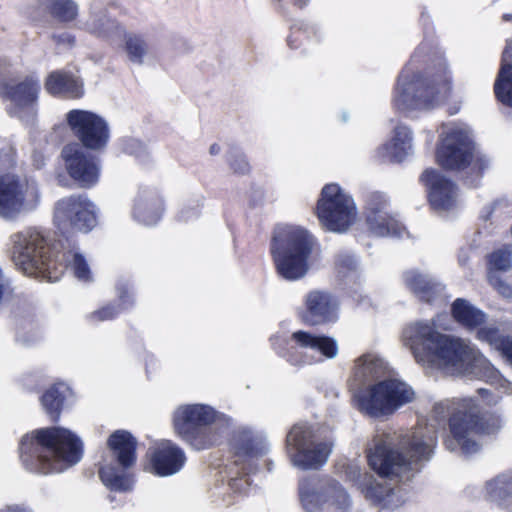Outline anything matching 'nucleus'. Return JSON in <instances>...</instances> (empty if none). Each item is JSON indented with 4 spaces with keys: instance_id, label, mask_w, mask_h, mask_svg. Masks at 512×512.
Here are the masks:
<instances>
[{
    "instance_id": "nucleus-45",
    "label": "nucleus",
    "mask_w": 512,
    "mask_h": 512,
    "mask_svg": "<svg viewBox=\"0 0 512 512\" xmlns=\"http://www.w3.org/2000/svg\"><path fill=\"white\" fill-rule=\"evenodd\" d=\"M57 38L59 42H64L68 44H72L74 42V39L68 34H63L61 36H58Z\"/></svg>"
},
{
    "instance_id": "nucleus-43",
    "label": "nucleus",
    "mask_w": 512,
    "mask_h": 512,
    "mask_svg": "<svg viewBox=\"0 0 512 512\" xmlns=\"http://www.w3.org/2000/svg\"><path fill=\"white\" fill-rule=\"evenodd\" d=\"M339 271H351L356 268L355 260L350 256L341 257L336 263Z\"/></svg>"
},
{
    "instance_id": "nucleus-34",
    "label": "nucleus",
    "mask_w": 512,
    "mask_h": 512,
    "mask_svg": "<svg viewBox=\"0 0 512 512\" xmlns=\"http://www.w3.org/2000/svg\"><path fill=\"white\" fill-rule=\"evenodd\" d=\"M173 426L176 433L188 443L192 442V406L183 404L173 414Z\"/></svg>"
},
{
    "instance_id": "nucleus-5",
    "label": "nucleus",
    "mask_w": 512,
    "mask_h": 512,
    "mask_svg": "<svg viewBox=\"0 0 512 512\" xmlns=\"http://www.w3.org/2000/svg\"><path fill=\"white\" fill-rule=\"evenodd\" d=\"M400 80L393 98L398 111L430 109L446 101L452 93V73L442 55L433 57L425 69L415 73L402 88H399Z\"/></svg>"
},
{
    "instance_id": "nucleus-4",
    "label": "nucleus",
    "mask_w": 512,
    "mask_h": 512,
    "mask_svg": "<svg viewBox=\"0 0 512 512\" xmlns=\"http://www.w3.org/2000/svg\"><path fill=\"white\" fill-rule=\"evenodd\" d=\"M436 443V436L418 432L401 441V451L381 441L367 454L368 465L381 478L409 481L420 470L418 464L430 460Z\"/></svg>"
},
{
    "instance_id": "nucleus-22",
    "label": "nucleus",
    "mask_w": 512,
    "mask_h": 512,
    "mask_svg": "<svg viewBox=\"0 0 512 512\" xmlns=\"http://www.w3.org/2000/svg\"><path fill=\"white\" fill-rule=\"evenodd\" d=\"M385 202L371 203L366 210V223L376 236L402 237L407 233L404 224L395 216L384 211Z\"/></svg>"
},
{
    "instance_id": "nucleus-21",
    "label": "nucleus",
    "mask_w": 512,
    "mask_h": 512,
    "mask_svg": "<svg viewBox=\"0 0 512 512\" xmlns=\"http://www.w3.org/2000/svg\"><path fill=\"white\" fill-rule=\"evenodd\" d=\"M149 470L159 476H170L183 466L185 456L180 449L169 441L159 443L149 452Z\"/></svg>"
},
{
    "instance_id": "nucleus-2",
    "label": "nucleus",
    "mask_w": 512,
    "mask_h": 512,
    "mask_svg": "<svg viewBox=\"0 0 512 512\" xmlns=\"http://www.w3.org/2000/svg\"><path fill=\"white\" fill-rule=\"evenodd\" d=\"M11 260L15 267L26 275L42 274L52 279L51 271L56 270L57 262H64L75 277L82 281L91 280V271L85 258L77 248L62 252L52 259L44 235L34 227H27L10 236Z\"/></svg>"
},
{
    "instance_id": "nucleus-3",
    "label": "nucleus",
    "mask_w": 512,
    "mask_h": 512,
    "mask_svg": "<svg viewBox=\"0 0 512 512\" xmlns=\"http://www.w3.org/2000/svg\"><path fill=\"white\" fill-rule=\"evenodd\" d=\"M447 425L446 448L450 451L460 449L463 454L471 455L481 449L478 438L497 433L502 419L497 412L485 410L478 398L463 397L451 402Z\"/></svg>"
},
{
    "instance_id": "nucleus-42",
    "label": "nucleus",
    "mask_w": 512,
    "mask_h": 512,
    "mask_svg": "<svg viewBox=\"0 0 512 512\" xmlns=\"http://www.w3.org/2000/svg\"><path fill=\"white\" fill-rule=\"evenodd\" d=\"M117 314V311L110 306L104 307L98 311H95L91 314V319L93 321H104L112 319Z\"/></svg>"
},
{
    "instance_id": "nucleus-37",
    "label": "nucleus",
    "mask_w": 512,
    "mask_h": 512,
    "mask_svg": "<svg viewBox=\"0 0 512 512\" xmlns=\"http://www.w3.org/2000/svg\"><path fill=\"white\" fill-rule=\"evenodd\" d=\"M365 497L375 505H382L392 494V489L387 485L372 481L365 486Z\"/></svg>"
},
{
    "instance_id": "nucleus-7",
    "label": "nucleus",
    "mask_w": 512,
    "mask_h": 512,
    "mask_svg": "<svg viewBox=\"0 0 512 512\" xmlns=\"http://www.w3.org/2000/svg\"><path fill=\"white\" fill-rule=\"evenodd\" d=\"M404 338L421 364L458 366L471 358V349L462 339L439 332L433 324L413 323L405 329Z\"/></svg>"
},
{
    "instance_id": "nucleus-52",
    "label": "nucleus",
    "mask_w": 512,
    "mask_h": 512,
    "mask_svg": "<svg viewBox=\"0 0 512 512\" xmlns=\"http://www.w3.org/2000/svg\"><path fill=\"white\" fill-rule=\"evenodd\" d=\"M458 111H459V107L454 106V107L449 108L448 113H449V115H454V114L458 113Z\"/></svg>"
},
{
    "instance_id": "nucleus-27",
    "label": "nucleus",
    "mask_w": 512,
    "mask_h": 512,
    "mask_svg": "<svg viewBox=\"0 0 512 512\" xmlns=\"http://www.w3.org/2000/svg\"><path fill=\"white\" fill-rule=\"evenodd\" d=\"M403 281L406 288L422 303L432 304L440 294L439 284L418 271L404 272Z\"/></svg>"
},
{
    "instance_id": "nucleus-20",
    "label": "nucleus",
    "mask_w": 512,
    "mask_h": 512,
    "mask_svg": "<svg viewBox=\"0 0 512 512\" xmlns=\"http://www.w3.org/2000/svg\"><path fill=\"white\" fill-rule=\"evenodd\" d=\"M263 453L262 447L258 446L253 438L245 437L238 439L232 445L233 461L225 465L229 486L232 487L235 481L249 475L252 459L262 456Z\"/></svg>"
},
{
    "instance_id": "nucleus-51",
    "label": "nucleus",
    "mask_w": 512,
    "mask_h": 512,
    "mask_svg": "<svg viewBox=\"0 0 512 512\" xmlns=\"http://www.w3.org/2000/svg\"><path fill=\"white\" fill-rule=\"evenodd\" d=\"M18 340L19 341H22L23 343H30L31 341L29 339H27L24 335H22L21 333L18 334Z\"/></svg>"
},
{
    "instance_id": "nucleus-18",
    "label": "nucleus",
    "mask_w": 512,
    "mask_h": 512,
    "mask_svg": "<svg viewBox=\"0 0 512 512\" xmlns=\"http://www.w3.org/2000/svg\"><path fill=\"white\" fill-rule=\"evenodd\" d=\"M427 201L436 211H450L457 205L458 187L450 178L434 168H426L419 176Z\"/></svg>"
},
{
    "instance_id": "nucleus-31",
    "label": "nucleus",
    "mask_w": 512,
    "mask_h": 512,
    "mask_svg": "<svg viewBox=\"0 0 512 512\" xmlns=\"http://www.w3.org/2000/svg\"><path fill=\"white\" fill-rule=\"evenodd\" d=\"M86 29L99 37L114 40L122 33L118 24L108 18L103 11H93L90 13L86 23Z\"/></svg>"
},
{
    "instance_id": "nucleus-46",
    "label": "nucleus",
    "mask_w": 512,
    "mask_h": 512,
    "mask_svg": "<svg viewBox=\"0 0 512 512\" xmlns=\"http://www.w3.org/2000/svg\"><path fill=\"white\" fill-rule=\"evenodd\" d=\"M0 512H30V511L20 508L19 506H9L5 510H2Z\"/></svg>"
},
{
    "instance_id": "nucleus-23",
    "label": "nucleus",
    "mask_w": 512,
    "mask_h": 512,
    "mask_svg": "<svg viewBox=\"0 0 512 512\" xmlns=\"http://www.w3.org/2000/svg\"><path fill=\"white\" fill-rule=\"evenodd\" d=\"M215 420L216 411L212 407L194 404V449H207L218 441V433L210 426Z\"/></svg>"
},
{
    "instance_id": "nucleus-10",
    "label": "nucleus",
    "mask_w": 512,
    "mask_h": 512,
    "mask_svg": "<svg viewBox=\"0 0 512 512\" xmlns=\"http://www.w3.org/2000/svg\"><path fill=\"white\" fill-rule=\"evenodd\" d=\"M313 246V237L303 229L287 231L281 241L275 238L271 256L277 273L289 281L302 278L308 271Z\"/></svg>"
},
{
    "instance_id": "nucleus-53",
    "label": "nucleus",
    "mask_w": 512,
    "mask_h": 512,
    "mask_svg": "<svg viewBox=\"0 0 512 512\" xmlns=\"http://www.w3.org/2000/svg\"><path fill=\"white\" fill-rule=\"evenodd\" d=\"M283 357H285V358H286V360H287L288 362H290V363H292V364H294V363H295L291 355H289V354H284V355H283Z\"/></svg>"
},
{
    "instance_id": "nucleus-40",
    "label": "nucleus",
    "mask_w": 512,
    "mask_h": 512,
    "mask_svg": "<svg viewBox=\"0 0 512 512\" xmlns=\"http://www.w3.org/2000/svg\"><path fill=\"white\" fill-rule=\"evenodd\" d=\"M14 296V289L10 278L4 273L0 266V307L7 305Z\"/></svg>"
},
{
    "instance_id": "nucleus-49",
    "label": "nucleus",
    "mask_w": 512,
    "mask_h": 512,
    "mask_svg": "<svg viewBox=\"0 0 512 512\" xmlns=\"http://www.w3.org/2000/svg\"><path fill=\"white\" fill-rule=\"evenodd\" d=\"M502 21L504 22H512V14L505 13L502 15Z\"/></svg>"
},
{
    "instance_id": "nucleus-39",
    "label": "nucleus",
    "mask_w": 512,
    "mask_h": 512,
    "mask_svg": "<svg viewBox=\"0 0 512 512\" xmlns=\"http://www.w3.org/2000/svg\"><path fill=\"white\" fill-rule=\"evenodd\" d=\"M122 150L137 158H143L147 154L146 146L138 139L124 138L121 142Z\"/></svg>"
},
{
    "instance_id": "nucleus-33",
    "label": "nucleus",
    "mask_w": 512,
    "mask_h": 512,
    "mask_svg": "<svg viewBox=\"0 0 512 512\" xmlns=\"http://www.w3.org/2000/svg\"><path fill=\"white\" fill-rule=\"evenodd\" d=\"M67 392L68 388L64 384H58L49 388L42 396V406L53 420L58 419Z\"/></svg>"
},
{
    "instance_id": "nucleus-50",
    "label": "nucleus",
    "mask_w": 512,
    "mask_h": 512,
    "mask_svg": "<svg viewBox=\"0 0 512 512\" xmlns=\"http://www.w3.org/2000/svg\"><path fill=\"white\" fill-rule=\"evenodd\" d=\"M119 297L121 300L124 299L125 294L127 293V289H122L121 287H118Z\"/></svg>"
},
{
    "instance_id": "nucleus-38",
    "label": "nucleus",
    "mask_w": 512,
    "mask_h": 512,
    "mask_svg": "<svg viewBox=\"0 0 512 512\" xmlns=\"http://www.w3.org/2000/svg\"><path fill=\"white\" fill-rule=\"evenodd\" d=\"M229 166L235 174L246 175L250 172V164L243 153L231 149L228 158Z\"/></svg>"
},
{
    "instance_id": "nucleus-16",
    "label": "nucleus",
    "mask_w": 512,
    "mask_h": 512,
    "mask_svg": "<svg viewBox=\"0 0 512 512\" xmlns=\"http://www.w3.org/2000/svg\"><path fill=\"white\" fill-rule=\"evenodd\" d=\"M66 120L82 145L91 150L104 148L109 140L107 122L99 115L87 110H71Z\"/></svg>"
},
{
    "instance_id": "nucleus-44",
    "label": "nucleus",
    "mask_w": 512,
    "mask_h": 512,
    "mask_svg": "<svg viewBox=\"0 0 512 512\" xmlns=\"http://www.w3.org/2000/svg\"><path fill=\"white\" fill-rule=\"evenodd\" d=\"M300 34H303V32L298 29L297 31H291L290 35L287 38V43L290 48H297L298 42H300Z\"/></svg>"
},
{
    "instance_id": "nucleus-14",
    "label": "nucleus",
    "mask_w": 512,
    "mask_h": 512,
    "mask_svg": "<svg viewBox=\"0 0 512 512\" xmlns=\"http://www.w3.org/2000/svg\"><path fill=\"white\" fill-rule=\"evenodd\" d=\"M286 450L293 465L301 469H317L328 459L330 448L324 442H315L310 425L297 423L286 436Z\"/></svg>"
},
{
    "instance_id": "nucleus-17",
    "label": "nucleus",
    "mask_w": 512,
    "mask_h": 512,
    "mask_svg": "<svg viewBox=\"0 0 512 512\" xmlns=\"http://www.w3.org/2000/svg\"><path fill=\"white\" fill-rule=\"evenodd\" d=\"M339 306V300L333 293L314 289L305 295L299 319L310 327L330 325L339 318Z\"/></svg>"
},
{
    "instance_id": "nucleus-35",
    "label": "nucleus",
    "mask_w": 512,
    "mask_h": 512,
    "mask_svg": "<svg viewBox=\"0 0 512 512\" xmlns=\"http://www.w3.org/2000/svg\"><path fill=\"white\" fill-rule=\"evenodd\" d=\"M42 5L53 17L61 22H69L77 15V6L71 0H41Z\"/></svg>"
},
{
    "instance_id": "nucleus-29",
    "label": "nucleus",
    "mask_w": 512,
    "mask_h": 512,
    "mask_svg": "<svg viewBox=\"0 0 512 512\" xmlns=\"http://www.w3.org/2000/svg\"><path fill=\"white\" fill-rule=\"evenodd\" d=\"M39 90V82L32 77L26 78L15 86L0 84L1 95L11 100L17 106L32 104L37 99Z\"/></svg>"
},
{
    "instance_id": "nucleus-41",
    "label": "nucleus",
    "mask_w": 512,
    "mask_h": 512,
    "mask_svg": "<svg viewBox=\"0 0 512 512\" xmlns=\"http://www.w3.org/2000/svg\"><path fill=\"white\" fill-rule=\"evenodd\" d=\"M509 486L512 487V478L508 481L495 479L489 483L490 493L499 499H505L507 495L504 493V490Z\"/></svg>"
},
{
    "instance_id": "nucleus-13",
    "label": "nucleus",
    "mask_w": 512,
    "mask_h": 512,
    "mask_svg": "<svg viewBox=\"0 0 512 512\" xmlns=\"http://www.w3.org/2000/svg\"><path fill=\"white\" fill-rule=\"evenodd\" d=\"M107 445L121 468L105 466L100 469L99 475L105 486L115 491H128L132 486L131 475L127 469L136 461L137 441L126 430H116L110 435Z\"/></svg>"
},
{
    "instance_id": "nucleus-26",
    "label": "nucleus",
    "mask_w": 512,
    "mask_h": 512,
    "mask_svg": "<svg viewBox=\"0 0 512 512\" xmlns=\"http://www.w3.org/2000/svg\"><path fill=\"white\" fill-rule=\"evenodd\" d=\"M512 267L511 252L506 249H497L487 256V280L499 293L506 295L511 288L501 279L499 272H506Z\"/></svg>"
},
{
    "instance_id": "nucleus-36",
    "label": "nucleus",
    "mask_w": 512,
    "mask_h": 512,
    "mask_svg": "<svg viewBox=\"0 0 512 512\" xmlns=\"http://www.w3.org/2000/svg\"><path fill=\"white\" fill-rule=\"evenodd\" d=\"M125 51L130 61L142 64L148 53V46L145 40L136 34L125 35Z\"/></svg>"
},
{
    "instance_id": "nucleus-11",
    "label": "nucleus",
    "mask_w": 512,
    "mask_h": 512,
    "mask_svg": "<svg viewBox=\"0 0 512 512\" xmlns=\"http://www.w3.org/2000/svg\"><path fill=\"white\" fill-rule=\"evenodd\" d=\"M453 320L466 330H476V338L488 343L512 365V336L503 335L495 326H483L487 316L464 298H456L450 308Z\"/></svg>"
},
{
    "instance_id": "nucleus-25",
    "label": "nucleus",
    "mask_w": 512,
    "mask_h": 512,
    "mask_svg": "<svg viewBox=\"0 0 512 512\" xmlns=\"http://www.w3.org/2000/svg\"><path fill=\"white\" fill-rule=\"evenodd\" d=\"M162 211V201L153 191L140 189L137 192L132 208L133 217L137 221L145 225H154L161 218Z\"/></svg>"
},
{
    "instance_id": "nucleus-48",
    "label": "nucleus",
    "mask_w": 512,
    "mask_h": 512,
    "mask_svg": "<svg viewBox=\"0 0 512 512\" xmlns=\"http://www.w3.org/2000/svg\"><path fill=\"white\" fill-rule=\"evenodd\" d=\"M219 151H220V146H219L218 144H216V143H215V144H212V145L210 146V153H211L212 155H216V154H218V153H219Z\"/></svg>"
},
{
    "instance_id": "nucleus-19",
    "label": "nucleus",
    "mask_w": 512,
    "mask_h": 512,
    "mask_svg": "<svg viewBox=\"0 0 512 512\" xmlns=\"http://www.w3.org/2000/svg\"><path fill=\"white\" fill-rule=\"evenodd\" d=\"M69 175L81 186L91 187L99 178V166L94 157L87 154L77 143L68 144L62 150Z\"/></svg>"
},
{
    "instance_id": "nucleus-30",
    "label": "nucleus",
    "mask_w": 512,
    "mask_h": 512,
    "mask_svg": "<svg viewBox=\"0 0 512 512\" xmlns=\"http://www.w3.org/2000/svg\"><path fill=\"white\" fill-rule=\"evenodd\" d=\"M291 339L302 348L319 351L326 358H334L338 353L336 341L326 335H314L307 331L298 330L292 333Z\"/></svg>"
},
{
    "instance_id": "nucleus-8",
    "label": "nucleus",
    "mask_w": 512,
    "mask_h": 512,
    "mask_svg": "<svg viewBox=\"0 0 512 512\" xmlns=\"http://www.w3.org/2000/svg\"><path fill=\"white\" fill-rule=\"evenodd\" d=\"M14 155L11 149L0 152V217L15 220L19 215L34 210L40 200L36 183L11 172Z\"/></svg>"
},
{
    "instance_id": "nucleus-6",
    "label": "nucleus",
    "mask_w": 512,
    "mask_h": 512,
    "mask_svg": "<svg viewBox=\"0 0 512 512\" xmlns=\"http://www.w3.org/2000/svg\"><path fill=\"white\" fill-rule=\"evenodd\" d=\"M436 164L447 172H464L463 181L470 188H478L490 167L489 157L480 151L469 135L460 128L440 135L435 149Z\"/></svg>"
},
{
    "instance_id": "nucleus-24",
    "label": "nucleus",
    "mask_w": 512,
    "mask_h": 512,
    "mask_svg": "<svg viewBox=\"0 0 512 512\" xmlns=\"http://www.w3.org/2000/svg\"><path fill=\"white\" fill-rule=\"evenodd\" d=\"M496 99L512 108V39H507L501 54L500 67L494 82Z\"/></svg>"
},
{
    "instance_id": "nucleus-32",
    "label": "nucleus",
    "mask_w": 512,
    "mask_h": 512,
    "mask_svg": "<svg viewBox=\"0 0 512 512\" xmlns=\"http://www.w3.org/2000/svg\"><path fill=\"white\" fill-rule=\"evenodd\" d=\"M411 143V130L409 127L399 124L394 128L391 141L386 145V149L394 161L401 162L411 149Z\"/></svg>"
},
{
    "instance_id": "nucleus-12",
    "label": "nucleus",
    "mask_w": 512,
    "mask_h": 512,
    "mask_svg": "<svg viewBox=\"0 0 512 512\" xmlns=\"http://www.w3.org/2000/svg\"><path fill=\"white\" fill-rule=\"evenodd\" d=\"M315 214L325 230L342 233L353 224L357 209L350 195L337 183H329L321 190Z\"/></svg>"
},
{
    "instance_id": "nucleus-1",
    "label": "nucleus",
    "mask_w": 512,
    "mask_h": 512,
    "mask_svg": "<svg viewBox=\"0 0 512 512\" xmlns=\"http://www.w3.org/2000/svg\"><path fill=\"white\" fill-rule=\"evenodd\" d=\"M82 452V442L60 427L37 430L25 435L20 443L23 464L39 474L64 471L80 461Z\"/></svg>"
},
{
    "instance_id": "nucleus-9",
    "label": "nucleus",
    "mask_w": 512,
    "mask_h": 512,
    "mask_svg": "<svg viewBox=\"0 0 512 512\" xmlns=\"http://www.w3.org/2000/svg\"><path fill=\"white\" fill-rule=\"evenodd\" d=\"M415 398L413 389L396 378H387L364 388L352 396L354 407L363 415L382 418L394 414Z\"/></svg>"
},
{
    "instance_id": "nucleus-54",
    "label": "nucleus",
    "mask_w": 512,
    "mask_h": 512,
    "mask_svg": "<svg viewBox=\"0 0 512 512\" xmlns=\"http://www.w3.org/2000/svg\"><path fill=\"white\" fill-rule=\"evenodd\" d=\"M511 234H512V225H511Z\"/></svg>"
},
{
    "instance_id": "nucleus-47",
    "label": "nucleus",
    "mask_w": 512,
    "mask_h": 512,
    "mask_svg": "<svg viewBox=\"0 0 512 512\" xmlns=\"http://www.w3.org/2000/svg\"><path fill=\"white\" fill-rule=\"evenodd\" d=\"M293 5L302 9L304 8L310 0H291Z\"/></svg>"
},
{
    "instance_id": "nucleus-15",
    "label": "nucleus",
    "mask_w": 512,
    "mask_h": 512,
    "mask_svg": "<svg viewBox=\"0 0 512 512\" xmlns=\"http://www.w3.org/2000/svg\"><path fill=\"white\" fill-rule=\"evenodd\" d=\"M54 223L63 231L88 232L96 225L93 203L84 196H69L55 205Z\"/></svg>"
},
{
    "instance_id": "nucleus-28",
    "label": "nucleus",
    "mask_w": 512,
    "mask_h": 512,
    "mask_svg": "<svg viewBox=\"0 0 512 512\" xmlns=\"http://www.w3.org/2000/svg\"><path fill=\"white\" fill-rule=\"evenodd\" d=\"M46 90L53 95L63 94L69 98L83 96V83L65 72H52L45 82Z\"/></svg>"
}]
</instances>
